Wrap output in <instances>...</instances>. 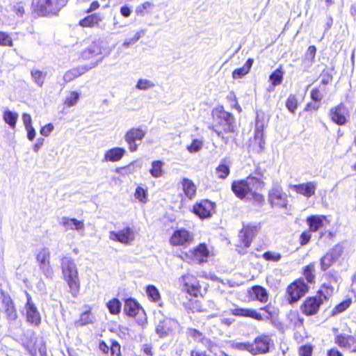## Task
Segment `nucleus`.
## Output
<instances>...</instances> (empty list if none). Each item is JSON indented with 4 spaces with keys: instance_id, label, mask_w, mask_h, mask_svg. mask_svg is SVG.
Segmentation results:
<instances>
[{
    "instance_id": "39",
    "label": "nucleus",
    "mask_w": 356,
    "mask_h": 356,
    "mask_svg": "<svg viewBox=\"0 0 356 356\" xmlns=\"http://www.w3.org/2000/svg\"><path fill=\"white\" fill-rule=\"evenodd\" d=\"M284 72L278 68L275 70L269 76V80L273 86H279L282 82Z\"/></svg>"
},
{
    "instance_id": "17",
    "label": "nucleus",
    "mask_w": 356,
    "mask_h": 356,
    "mask_svg": "<svg viewBox=\"0 0 356 356\" xmlns=\"http://www.w3.org/2000/svg\"><path fill=\"white\" fill-rule=\"evenodd\" d=\"M135 234L134 230L127 227L126 228L115 232H109V238L112 241H119L122 243L129 244L134 240Z\"/></svg>"
},
{
    "instance_id": "27",
    "label": "nucleus",
    "mask_w": 356,
    "mask_h": 356,
    "mask_svg": "<svg viewBox=\"0 0 356 356\" xmlns=\"http://www.w3.org/2000/svg\"><path fill=\"white\" fill-rule=\"evenodd\" d=\"M325 220V216L314 215L308 217L307 223L309 225V231L313 232L318 231L323 226Z\"/></svg>"
},
{
    "instance_id": "45",
    "label": "nucleus",
    "mask_w": 356,
    "mask_h": 356,
    "mask_svg": "<svg viewBox=\"0 0 356 356\" xmlns=\"http://www.w3.org/2000/svg\"><path fill=\"white\" fill-rule=\"evenodd\" d=\"M187 335L197 342L204 343V341L206 339L202 332L193 328H189L187 330Z\"/></svg>"
},
{
    "instance_id": "53",
    "label": "nucleus",
    "mask_w": 356,
    "mask_h": 356,
    "mask_svg": "<svg viewBox=\"0 0 356 356\" xmlns=\"http://www.w3.org/2000/svg\"><path fill=\"white\" fill-rule=\"evenodd\" d=\"M135 197L141 202H147V191L140 186H138L135 191Z\"/></svg>"
},
{
    "instance_id": "46",
    "label": "nucleus",
    "mask_w": 356,
    "mask_h": 356,
    "mask_svg": "<svg viewBox=\"0 0 356 356\" xmlns=\"http://www.w3.org/2000/svg\"><path fill=\"white\" fill-rule=\"evenodd\" d=\"M0 46L3 47H13V40L9 33L0 31Z\"/></svg>"
},
{
    "instance_id": "58",
    "label": "nucleus",
    "mask_w": 356,
    "mask_h": 356,
    "mask_svg": "<svg viewBox=\"0 0 356 356\" xmlns=\"http://www.w3.org/2000/svg\"><path fill=\"white\" fill-rule=\"evenodd\" d=\"M142 36L141 32H137L135 33L134 36L129 40H126L124 43L123 46L124 47H129L131 44H133L136 43Z\"/></svg>"
},
{
    "instance_id": "16",
    "label": "nucleus",
    "mask_w": 356,
    "mask_h": 356,
    "mask_svg": "<svg viewBox=\"0 0 356 356\" xmlns=\"http://www.w3.org/2000/svg\"><path fill=\"white\" fill-rule=\"evenodd\" d=\"M272 340L268 335L262 334L257 337L252 345V355L264 354L268 352Z\"/></svg>"
},
{
    "instance_id": "12",
    "label": "nucleus",
    "mask_w": 356,
    "mask_h": 356,
    "mask_svg": "<svg viewBox=\"0 0 356 356\" xmlns=\"http://www.w3.org/2000/svg\"><path fill=\"white\" fill-rule=\"evenodd\" d=\"M289 187L296 193L309 199L315 195L317 183L315 181H307L298 184H290Z\"/></svg>"
},
{
    "instance_id": "62",
    "label": "nucleus",
    "mask_w": 356,
    "mask_h": 356,
    "mask_svg": "<svg viewBox=\"0 0 356 356\" xmlns=\"http://www.w3.org/2000/svg\"><path fill=\"white\" fill-rule=\"evenodd\" d=\"M311 98L313 101L320 103L323 98V95L319 90L314 89L311 92Z\"/></svg>"
},
{
    "instance_id": "60",
    "label": "nucleus",
    "mask_w": 356,
    "mask_h": 356,
    "mask_svg": "<svg viewBox=\"0 0 356 356\" xmlns=\"http://www.w3.org/2000/svg\"><path fill=\"white\" fill-rule=\"evenodd\" d=\"M91 322H92V320L90 318V312H85L83 314H81V315L80 316V319L79 321V323H80V325H83L90 323Z\"/></svg>"
},
{
    "instance_id": "3",
    "label": "nucleus",
    "mask_w": 356,
    "mask_h": 356,
    "mask_svg": "<svg viewBox=\"0 0 356 356\" xmlns=\"http://www.w3.org/2000/svg\"><path fill=\"white\" fill-rule=\"evenodd\" d=\"M60 268L63 280L67 282L70 292L74 297H76L80 290V280L74 260L70 257H63L60 259Z\"/></svg>"
},
{
    "instance_id": "49",
    "label": "nucleus",
    "mask_w": 356,
    "mask_h": 356,
    "mask_svg": "<svg viewBox=\"0 0 356 356\" xmlns=\"http://www.w3.org/2000/svg\"><path fill=\"white\" fill-rule=\"evenodd\" d=\"M286 106L290 112L295 113L298 106V102L295 95H290L289 96L286 102Z\"/></svg>"
},
{
    "instance_id": "4",
    "label": "nucleus",
    "mask_w": 356,
    "mask_h": 356,
    "mask_svg": "<svg viewBox=\"0 0 356 356\" xmlns=\"http://www.w3.org/2000/svg\"><path fill=\"white\" fill-rule=\"evenodd\" d=\"M63 3L58 0H33L32 8L38 15H56Z\"/></svg>"
},
{
    "instance_id": "57",
    "label": "nucleus",
    "mask_w": 356,
    "mask_h": 356,
    "mask_svg": "<svg viewBox=\"0 0 356 356\" xmlns=\"http://www.w3.org/2000/svg\"><path fill=\"white\" fill-rule=\"evenodd\" d=\"M110 352L111 356L120 355V346L117 341H111Z\"/></svg>"
},
{
    "instance_id": "38",
    "label": "nucleus",
    "mask_w": 356,
    "mask_h": 356,
    "mask_svg": "<svg viewBox=\"0 0 356 356\" xmlns=\"http://www.w3.org/2000/svg\"><path fill=\"white\" fill-rule=\"evenodd\" d=\"M5 312L9 321H14L17 319V314L13 301L8 300L6 302Z\"/></svg>"
},
{
    "instance_id": "34",
    "label": "nucleus",
    "mask_w": 356,
    "mask_h": 356,
    "mask_svg": "<svg viewBox=\"0 0 356 356\" xmlns=\"http://www.w3.org/2000/svg\"><path fill=\"white\" fill-rule=\"evenodd\" d=\"M163 165L164 163L161 161H154L152 163V168L149 170V173L154 178H159L163 175Z\"/></svg>"
},
{
    "instance_id": "20",
    "label": "nucleus",
    "mask_w": 356,
    "mask_h": 356,
    "mask_svg": "<svg viewBox=\"0 0 356 356\" xmlns=\"http://www.w3.org/2000/svg\"><path fill=\"white\" fill-rule=\"evenodd\" d=\"M213 209L214 204L207 200H202L193 207V212L201 218L210 217Z\"/></svg>"
},
{
    "instance_id": "42",
    "label": "nucleus",
    "mask_w": 356,
    "mask_h": 356,
    "mask_svg": "<svg viewBox=\"0 0 356 356\" xmlns=\"http://www.w3.org/2000/svg\"><path fill=\"white\" fill-rule=\"evenodd\" d=\"M352 301L350 299H346L337 305H336L332 310V316H336L344 311H346L351 305Z\"/></svg>"
},
{
    "instance_id": "48",
    "label": "nucleus",
    "mask_w": 356,
    "mask_h": 356,
    "mask_svg": "<svg viewBox=\"0 0 356 356\" xmlns=\"http://www.w3.org/2000/svg\"><path fill=\"white\" fill-rule=\"evenodd\" d=\"M334 261L335 259L329 253H327L321 259V269L326 270Z\"/></svg>"
},
{
    "instance_id": "61",
    "label": "nucleus",
    "mask_w": 356,
    "mask_h": 356,
    "mask_svg": "<svg viewBox=\"0 0 356 356\" xmlns=\"http://www.w3.org/2000/svg\"><path fill=\"white\" fill-rule=\"evenodd\" d=\"M54 125L51 123L46 124L42 127L40 131L41 135L44 136H48L51 132L54 130Z\"/></svg>"
},
{
    "instance_id": "25",
    "label": "nucleus",
    "mask_w": 356,
    "mask_h": 356,
    "mask_svg": "<svg viewBox=\"0 0 356 356\" xmlns=\"http://www.w3.org/2000/svg\"><path fill=\"white\" fill-rule=\"evenodd\" d=\"M103 41L97 40L94 42L88 49L82 53V57L85 59H89L93 56L100 55L103 53L102 45Z\"/></svg>"
},
{
    "instance_id": "41",
    "label": "nucleus",
    "mask_w": 356,
    "mask_h": 356,
    "mask_svg": "<svg viewBox=\"0 0 356 356\" xmlns=\"http://www.w3.org/2000/svg\"><path fill=\"white\" fill-rule=\"evenodd\" d=\"M203 143L202 138L193 139L191 143L186 147V149L191 154L198 152L202 149Z\"/></svg>"
},
{
    "instance_id": "36",
    "label": "nucleus",
    "mask_w": 356,
    "mask_h": 356,
    "mask_svg": "<svg viewBox=\"0 0 356 356\" xmlns=\"http://www.w3.org/2000/svg\"><path fill=\"white\" fill-rule=\"evenodd\" d=\"M291 325L294 328H298L303 325L304 319L298 312H291L288 316Z\"/></svg>"
},
{
    "instance_id": "30",
    "label": "nucleus",
    "mask_w": 356,
    "mask_h": 356,
    "mask_svg": "<svg viewBox=\"0 0 356 356\" xmlns=\"http://www.w3.org/2000/svg\"><path fill=\"white\" fill-rule=\"evenodd\" d=\"M139 310L140 306L135 300L127 299L125 301L124 311L127 315L130 316H135Z\"/></svg>"
},
{
    "instance_id": "63",
    "label": "nucleus",
    "mask_w": 356,
    "mask_h": 356,
    "mask_svg": "<svg viewBox=\"0 0 356 356\" xmlns=\"http://www.w3.org/2000/svg\"><path fill=\"white\" fill-rule=\"evenodd\" d=\"M316 52V47L314 45L309 46L307 51V56L309 57L311 60H313L315 57Z\"/></svg>"
},
{
    "instance_id": "24",
    "label": "nucleus",
    "mask_w": 356,
    "mask_h": 356,
    "mask_svg": "<svg viewBox=\"0 0 356 356\" xmlns=\"http://www.w3.org/2000/svg\"><path fill=\"white\" fill-rule=\"evenodd\" d=\"M104 18L103 14L97 13L86 16L83 19H81L79 24L84 28H91L97 26Z\"/></svg>"
},
{
    "instance_id": "55",
    "label": "nucleus",
    "mask_w": 356,
    "mask_h": 356,
    "mask_svg": "<svg viewBox=\"0 0 356 356\" xmlns=\"http://www.w3.org/2000/svg\"><path fill=\"white\" fill-rule=\"evenodd\" d=\"M327 253H329L336 261L342 254L343 248L340 245H337Z\"/></svg>"
},
{
    "instance_id": "22",
    "label": "nucleus",
    "mask_w": 356,
    "mask_h": 356,
    "mask_svg": "<svg viewBox=\"0 0 356 356\" xmlns=\"http://www.w3.org/2000/svg\"><path fill=\"white\" fill-rule=\"evenodd\" d=\"M269 200L274 206L282 208L286 207L288 202L286 196L279 188H274L270 192Z\"/></svg>"
},
{
    "instance_id": "56",
    "label": "nucleus",
    "mask_w": 356,
    "mask_h": 356,
    "mask_svg": "<svg viewBox=\"0 0 356 356\" xmlns=\"http://www.w3.org/2000/svg\"><path fill=\"white\" fill-rule=\"evenodd\" d=\"M313 348L310 345L302 346L299 349L300 356H312Z\"/></svg>"
},
{
    "instance_id": "2",
    "label": "nucleus",
    "mask_w": 356,
    "mask_h": 356,
    "mask_svg": "<svg viewBox=\"0 0 356 356\" xmlns=\"http://www.w3.org/2000/svg\"><path fill=\"white\" fill-rule=\"evenodd\" d=\"M325 277H329L331 279L328 284H323L322 288L324 289V291L322 290L318 291L316 296L307 298L301 305L300 310L306 316L315 315L318 312L319 307L323 304V300L327 299V297L332 296L333 293L334 286L332 284L337 283V277L329 275H326Z\"/></svg>"
},
{
    "instance_id": "40",
    "label": "nucleus",
    "mask_w": 356,
    "mask_h": 356,
    "mask_svg": "<svg viewBox=\"0 0 356 356\" xmlns=\"http://www.w3.org/2000/svg\"><path fill=\"white\" fill-rule=\"evenodd\" d=\"M303 274L308 282L313 283L315 280V264L311 263L305 266Z\"/></svg>"
},
{
    "instance_id": "18",
    "label": "nucleus",
    "mask_w": 356,
    "mask_h": 356,
    "mask_svg": "<svg viewBox=\"0 0 356 356\" xmlns=\"http://www.w3.org/2000/svg\"><path fill=\"white\" fill-rule=\"evenodd\" d=\"M179 323L172 318H166L161 321L156 328V333L161 337H165L179 328Z\"/></svg>"
},
{
    "instance_id": "15",
    "label": "nucleus",
    "mask_w": 356,
    "mask_h": 356,
    "mask_svg": "<svg viewBox=\"0 0 356 356\" xmlns=\"http://www.w3.org/2000/svg\"><path fill=\"white\" fill-rule=\"evenodd\" d=\"M59 225H61L65 231H76L81 234H83L85 230L83 221L79 220L74 218L63 216L60 218Z\"/></svg>"
},
{
    "instance_id": "1",
    "label": "nucleus",
    "mask_w": 356,
    "mask_h": 356,
    "mask_svg": "<svg viewBox=\"0 0 356 356\" xmlns=\"http://www.w3.org/2000/svg\"><path fill=\"white\" fill-rule=\"evenodd\" d=\"M264 188V182L260 179L249 176L245 179L235 181L232 184V190L240 199L253 200L257 203L264 201V197L259 191Z\"/></svg>"
},
{
    "instance_id": "5",
    "label": "nucleus",
    "mask_w": 356,
    "mask_h": 356,
    "mask_svg": "<svg viewBox=\"0 0 356 356\" xmlns=\"http://www.w3.org/2000/svg\"><path fill=\"white\" fill-rule=\"evenodd\" d=\"M268 306L261 308L266 312V314L261 315L257 310L246 308H234L230 309L231 314L236 316L250 317L257 321L270 319L271 318V312L269 311Z\"/></svg>"
},
{
    "instance_id": "44",
    "label": "nucleus",
    "mask_w": 356,
    "mask_h": 356,
    "mask_svg": "<svg viewBox=\"0 0 356 356\" xmlns=\"http://www.w3.org/2000/svg\"><path fill=\"white\" fill-rule=\"evenodd\" d=\"M107 307L112 314H118L121 309V302L117 298H113L108 301L107 303Z\"/></svg>"
},
{
    "instance_id": "14",
    "label": "nucleus",
    "mask_w": 356,
    "mask_h": 356,
    "mask_svg": "<svg viewBox=\"0 0 356 356\" xmlns=\"http://www.w3.org/2000/svg\"><path fill=\"white\" fill-rule=\"evenodd\" d=\"M209 255V251L204 243H201L193 250L188 251L186 256L193 261L200 264L206 262Z\"/></svg>"
},
{
    "instance_id": "43",
    "label": "nucleus",
    "mask_w": 356,
    "mask_h": 356,
    "mask_svg": "<svg viewBox=\"0 0 356 356\" xmlns=\"http://www.w3.org/2000/svg\"><path fill=\"white\" fill-rule=\"evenodd\" d=\"M33 81L40 87L44 83L46 74L39 70H32L31 72Z\"/></svg>"
},
{
    "instance_id": "11",
    "label": "nucleus",
    "mask_w": 356,
    "mask_h": 356,
    "mask_svg": "<svg viewBox=\"0 0 356 356\" xmlns=\"http://www.w3.org/2000/svg\"><path fill=\"white\" fill-rule=\"evenodd\" d=\"M145 136V131L140 128H132L124 135V140L129 145L130 152H134L138 149L137 141H141Z\"/></svg>"
},
{
    "instance_id": "51",
    "label": "nucleus",
    "mask_w": 356,
    "mask_h": 356,
    "mask_svg": "<svg viewBox=\"0 0 356 356\" xmlns=\"http://www.w3.org/2000/svg\"><path fill=\"white\" fill-rule=\"evenodd\" d=\"M79 99V94L77 92H71L65 100V104L68 106H73L76 104Z\"/></svg>"
},
{
    "instance_id": "32",
    "label": "nucleus",
    "mask_w": 356,
    "mask_h": 356,
    "mask_svg": "<svg viewBox=\"0 0 356 356\" xmlns=\"http://www.w3.org/2000/svg\"><path fill=\"white\" fill-rule=\"evenodd\" d=\"M182 187L185 195L190 199H192L196 193V186L194 183L187 178L182 181Z\"/></svg>"
},
{
    "instance_id": "54",
    "label": "nucleus",
    "mask_w": 356,
    "mask_h": 356,
    "mask_svg": "<svg viewBox=\"0 0 356 356\" xmlns=\"http://www.w3.org/2000/svg\"><path fill=\"white\" fill-rule=\"evenodd\" d=\"M281 254L277 252H266L263 254V258L266 261H279L281 259Z\"/></svg>"
},
{
    "instance_id": "13",
    "label": "nucleus",
    "mask_w": 356,
    "mask_h": 356,
    "mask_svg": "<svg viewBox=\"0 0 356 356\" xmlns=\"http://www.w3.org/2000/svg\"><path fill=\"white\" fill-rule=\"evenodd\" d=\"M348 115V111L343 104L332 108L330 111L332 121L338 125H344L347 122Z\"/></svg>"
},
{
    "instance_id": "8",
    "label": "nucleus",
    "mask_w": 356,
    "mask_h": 356,
    "mask_svg": "<svg viewBox=\"0 0 356 356\" xmlns=\"http://www.w3.org/2000/svg\"><path fill=\"white\" fill-rule=\"evenodd\" d=\"M216 112L217 123L221 127L222 130L225 133L234 132V117L230 113L225 111L222 108L217 109Z\"/></svg>"
},
{
    "instance_id": "50",
    "label": "nucleus",
    "mask_w": 356,
    "mask_h": 356,
    "mask_svg": "<svg viewBox=\"0 0 356 356\" xmlns=\"http://www.w3.org/2000/svg\"><path fill=\"white\" fill-rule=\"evenodd\" d=\"M231 346L235 349L248 350L252 354V345L250 343L234 341L232 343Z\"/></svg>"
},
{
    "instance_id": "37",
    "label": "nucleus",
    "mask_w": 356,
    "mask_h": 356,
    "mask_svg": "<svg viewBox=\"0 0 356 356\" xmlns=\"http://www.w3.org/2000/svg\"><path fill=\"white\" fill-rule=\"evenodd\" d=\"M146 293L148 298L153 302H159L161 300V296L159 290L154 285H149L146 288Z\"/></svg>"
},
{
    "instance_id": "64",
    "label": "nucleus",
    "mask_w": 356,
    "mask_h": 356,
    "mask_svg": "<svg viewBox=\"0 0 356 356\" xmlns=\"http://www.w3.org/2000/svg\"><path fill=\"white\" fill-rule=\"evenodd\" d=\"M120 14L124 17H128L131 14V10L129 6H123L120 8Z\"/></svg>"
},
{
    "instance_id": "23",
    "label": "nucleus",
    "mask_w": 356,
    "mask_h": 356,
    "mask_svg": "<svg viewBox=\"0 0 356 356\" xmlns=\"http://www.w3.org/2000/svg\"><path fill=\"white\" fill-rule=\"evenodd\" d=\"M97 65V63L88 67L87 66H79L73 69H71L66 72L63 76V79L65 82H70L75 79L76 78L80 76L81 75L86 73L90 69L95 67Z\"/></svg>"
},
{
    "instance_id": "47",
    "label": "nucleus",
    "mask_w": 356,
    "mask_h": 356,
    "mask_svg": "<svg viewBox=\"0 0 356 356\" xmlns=\"http://www.w3.org/2000/svg\"><path fill=\"white\" fill-rule=\"evenodd\" d=\"M216 173L218 178L225 179L229 174V168L224 164H220L216 169Z\"/></svg>"
},
{
    "instance_id": "29",
    "label": "nucleus",
    "mask_w": 356,
    "mask_h": 356,
    "mask_svg": "<svg viewBox=\"0 0 356 356\" xmlns=\"http://www.w3.org/2000/svg\"><path fill=\"white\" fill-rule=\"evenodd\" d=\"M253 64V60L252 58L248 59L243 67L236 69L232 72V77L234 79H241L247 74Z\"/></svg>"
},
{
    "instance_id": "26",
    "label": "nucleus",
    "mask_w": 356,
    "mask_h": 356,
    "mask_svg": "<svg viewBox=\"0 0 356 356\" xmlns=\"http://www.w3.org/2000/svg\"><path fill=\"white\" fill-rule=\"evenodd\" d=\"M126 150L122 147H113L104 154V161L115 162L120 161L124 155Z\"/></svg>"
},
{
    "instance_id": "28",
    "label": "nucleus",
    "mask_w": 356,
    "mask_h": 356,
    "mask_svg": "<svg viewBox=\"0 0 356 356\" xmlns=\"http://www.w3.org/2000/svg\"><path fill=\"white\" fill-rule=\"evenodd\" d=\"M184 280L188 291L194 296H197V293L200 292V289L196 279L193 276L186 275L184 277Z\"/></svg>"
},
{
    "instance_id": "35",
    "label": "nucleus",
    "mask_w": 356,
    "mask_h": 356,
    "mask_svg": "<svg viewBox=\"0 0 356 356\" xmlns=\"http://www.w3.org/2000/svg\"><path fill=\"white\" fill-rule=\"evenodd\" d=\"M18 114L15 112H13L11 111L7 110L3 113V120L4 121L12 128L14 129L15 127L16 122L18 119Z\"/></svg>"
},
{
    "instance_id": "7",
    "label": "nucleus",
    "mask_w": 356,
    "mask_h": 356,
    "mask_svg": "<svg viewBox=\"0 0 356 356\" xmlns=\"http://www.w3.org/2000/svg\"><path fill=\"white\" fill-rule=\"evenodd\" d=\"M36 260L39 268L47 277H51L54 273L50 264V251L47 248H42L36 254Z\"/></svg>"
},
{
    "instance_id": "6",
    "label": "nucleus",
    "mask_w": 356,
    "mask_h": 356,
    "mask_svg": "<svg viewBox=\"0 0 356 356\" xmlns=\"http://www.w3.org/2000/svg\"><path fill=\"white\" fill-rule=\"evenodd\" d=\"M193 234L184 229H176L170 238V243L173 246H184L190 245L193 241Z\"/></svg>"
},
{
    "instance_id": "52",
    "label": "nucleus",
    "mask_w": 356,
    "mask_h": 356,
    "mask_svg": "<svg viewBox=\"0 0 356 356\" xmlns=\"http://www.w3.org/2000/svg\"><path fill=\"white\" fill-rule=\"evenodd\" d=\"M154 86V83L148 79H139L136 86V88L142 90H148Z\"/></svg>"
},
{
    "instance_id": "9",
    "label": "nucleus",
    "mask_w": 356,
    "mask_h": 356,
    "mask_svg": "<svg viewBox=\"0 0 356 356\" xmlns=\"http://www.w3.org/2000/svg\"><path fill=\"white\" fill-rule=\"evenodd\" d=\"M308 291V286L303 280H298L291 283L287 288L289 302H296Z\"/></svg>"
},
{
    "instance_id": "19",
    "label": "nucleus",
    "mask_w": 356,
    "mask_h": 356,
    "mask_svg": "<svg viewBox=\"0 0 356 356\" xmlns=\"http://www.w3.org/2000/svg\"><path fill=\"white\" fill-rule=\"evenodd\" d=\"M259 227L257 225H248L244 226L238 234V238L245 248L250 245L251 242L257 234Z\"/></svg>"
},
{
    "instance_id": "59",
    "label": "nucleus",
    "mask_w": 356,
    "mask_h": 356,
    "mask_svg": "<svg viewBox=\"0 0 356 356\" xmlns=\"http://www.w3.org/2000/svg\"><path fill=\"white\" fill-rule=\"evenodd\" d=\"M311 239L310 231L303 232L300 236V243L301 245H307Z\"/></svg>"
},
{
    "instance_id": "10",
    "label": "nucleus",
    "mask_w": 356,
    "mask_h": 356,
    "mask_svg": "<svg viewBox=\"0 0 356 356\" xmlns=\"http://www.w3.org/2000/svg\"><path fill=\"white\" fill-rule=\"evenodd\" d=\"M26 303L25 305L26 321L31 325L38 326L41 322V316L31 296L26 293Z\"/></svg>"
},
{
    "instance_id": "21",
    "label": "nucleus",
    "mask_w": 356,
    "mask_h": 356,
    "mask_svg": "<svg viewBox=\"0 0 356 356\" xmlns=\"http://www.w3.org/2000/svg\"><path fill=\"white\" fill-rule=\"evenodd\" d=\"M335 343L341 348L356 353V337L353 336L339 334L335 337Z\"/></svg>"
},
{
    "instance_id": "33",
    "label": "nucleus",
    "mask_w": 356,
    "mask_h": 356,
    "mask_svg": "<svg viewBox=\"0 0 356 356\" xmlns=\"http://www.w3.org/2000/svg\"><path fill=\"white\" fill-rule=\"evenodd\" d=\"M154 8V4L150 1H145L138 5L136 8V13L140 16L150 14Z\"/></svg>"
},
{
    "instance_id": "31",
    "label": "nucleus",
    "mask_w": 356,
    "mask_h": 356,
    "mask_svg": "<svg viewBox=\"0 0 356 356\" xmlns=\"http://www.w3.org/2000/svg\"><path fill=\"white\" fill-rule=\"evenodd\" d=\"M252 293L257 300L265 303L268 300V294L266 289L261 286H254L252 287Z\"/></svg>"
}]
</instances>
